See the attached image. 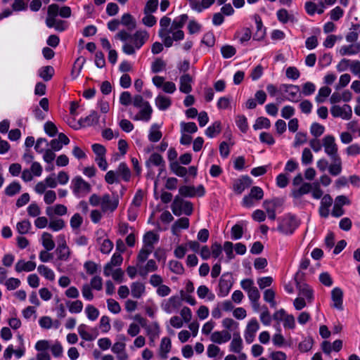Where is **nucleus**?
Segmentation results:
<instances>
[{"mask_svg": "<svg viewBox=\"0 0 360 360\" xmlns=\"http://www.w3.org/2000/svg\"><path fill=\"white\" fill-rule=\"evenodd\" d=\"M149 35L146 31L138 30L130 39V42H126L122 46V51L127 55H133L148 39Z\"/></svg>", "mask_w": 360, "mask_h": 360, "instance_id": "obj_1", "label": "nucleus"}, {"mask_svg": "<svg viewBox=\"0 0 360 360\" xmlns=\"http://www.w3.org/2000/svg\"><path fill=\"white\" fill-rule=\"evenodd\" d=\"M133 105L141 108L139 113L134 118L135 120L148 122L150 119L153 110L148 101H145L141 96L136 95L134 97Z\"/></svg>", "mask_w": 360, "mask_h": 360, "instance_id": "obj_2", "label": "nucleus"}, {"mask_svg": "<svg viewBox=\"0 0 360 360\" xmlns=\"http://www.w3.org/2000/svg\"><path fill=\"white\" fill-rule=\"evenodd\" d=\"M298 226L299 222L296 217L291 214H287L278 219L277 230L282 234L291 235Z\"/></svg>", "mask_w": 360, "mask_h": 360, "instance_id": "obj_3", "label": "nucleus"}, {"mask_svg": "<svg viewBox=\"0 0 360 360\" xmlns=\"http://www.w3.org/2000/svg\"><path fill=\"white\" fill-rule=\"evenodd\" d=\"M172 212L176 216H180L183 214L190 216L193 213V207L191 202L186 201L179 196H176L172 205Z\"/></svg>", "mask_w": 360, "mask_h": 360, "instance_id": "obj_4", "label": "nucleus"}, {"mask_svg": "<svg viewBox=\"0 0 360 360\" xmlns=\"http://www.w3.org/2000/svg\"><path fill=\"white\" fill-rule=\"evenodd\" d=\"M72 190L77 198H82L90 193L91 186L81 176H77L72 180Z\"/></svg>", "mask_w": 360, "mask_h": 360, "instance_id": "obj_5", "label": "nucleus"}, {"mask_svg": "<svg viewBox=\"0 0 360 360\" xmlns=\"http://www.w3.org/2000/svg\"><path fill=\"white\" fill-rule=\"evenodd\" d=\"M172 25L171 19L167 16H163L160 20V30L158 35L162 39L166 47H171V40L168 35V30Z\"/></svg>", "mask_w": 360, "mask_h": 360, "instance_id": "obj_6", "label": "nucleus"}, {"mask_svg": "<svg viewBox=\"0 0 360 360\" xmlns=\"http://www.w3.org/2000/svg\"><path fill=\"white\" fill-rule=\"evenodd\" d=\"M322 142L325 153L330 156V158L338 157V146L335 143V140L333 136L327 135L324 136Z\"/></svg>", "mask_w": 360, "mask_h": 360, "instance_id": "obj_7", "label": "nucleus"}, {"mask_svg": "<svg viewBox=\"0 0 360 360\" xmlns=\"http://www.w3.org/2000/svg\"><path fill=\"white\" fill-rule=\"evenodd\" d=\"M330 113L334 117H340L343 120H349L352 115V108L347 104L340 106L333 105L330 108Z\"/></svg>", "mask_w": 360, "mask_h": 360, "instance_id": "obj_8", "label": "nucleus"}, {"mask_svg": "<svg viewBox=\"0 0 360 360\" xmlns=\"http://www.w3.org/2000/svg\"><path fill=\"white\" fill-rule=\"evenodd\" d=\"M118 204L117 197L111 198L108 194H105L101 197V207L103 212H112L116 210Z\"/></svg>", "mask_w": 360, "mask_h": 360, "instance_id": "obj_9", "label": "nucleus"}, {"mask_svg": "<svg viewBox=\"0 0 360 360\" xmlns=\"http://www.w3.org/2000/svg\"><path fill=\"white\" fill-rule=\"evenodd\" d=\"M259 328V325L256 319H254L249 321L244 333V338L248 344H250L254 341L256 333Z\"/></svg>", "mask_w": 360, "mask_h": 360, "instance_id": "obj_10", "label": "nucleus"}, {"mask_svg": "<svg viewBox=\"0 0 360 360\" xmlns=\"http://www.w3.org/2000/svg\"><path fill=\"white\" fill-rule=\"evenodd\" d=\"M332 307L339 310H343V292L341 288L336 287L331 291Z\"/></svg>", "mask_w": 360, "mask_h": 360, "instance_id": "obj_11", "label": "nucleus"}, {"mask_svg": "<svg viewBox=\"0 0 360 360\" xmlns=\"http://www.w3.org/2000/svg\"><path fill=\"white\" fill-rule=\"evenodd\" d=\"M313 186L310 183L304 182L299 187L293 188L291 190L290 195L295 200H300L304 195L310 193Z\"/></svg>", "mask_w": 360, "mask_h": 360, "instance_id": "obj_12", "label": "nucleus"}, {"mask_svg": "<svg viewBox=\"0 0 360 360\" xmlns=\"http://www.w3.org/2000/svg\"><path fill=\"white\" fill-rule=\"evenodd\" d=\"M231 338V335L227 330L214 331L210 335V340L216 344L221 345L227 342Z\"/></svg>", "mask_w": 360, "mask_h": 360, "instance_id": "obj_13", "label": "nucleus"}, {"mask_svg": "<svg viewBox=\"0 0 360 360\" xmlns=\"http://www.w3.org/2000/svg\"><path fill=\"white\" fill-rule=\"evenodd\" d=\"M232 282L230 279V277L229 276L228 274H223L221 276V277L219 279V296L220 297H225L226 296L231 287H232Z\"/></svg>", "mask_w": 360, "mask_h": 360, "instance_id": "obj_14", "label": "nucleus"}, {"mask_svg": "<svg viewBox=\"0 0 360 360\" xmlns=\"http://www.w3.org/2000/svg\"><path fill=\"white\" fill-rule=\"evenodd\" d=\"M189 2L190 7L193 11L201 13L205 9L209 8L215 1V0H187Z\"/></svg>", "mask_w": 360, "mask_h": 360, "instance_id": "obj_15", "label": "nucleus"}, {"mask_svg": "<svg viewBox=\"0 0 360 360\" xmlns=\"http://www.w3.org/2000/svg\"><path fill=\"white\" fill-rule=\"evenodd\" d=\"M70 143L69 138L63 133H60L57 139H52L49 146L50 149L53 151H59L62 149L63 145H68Z\"/></svg>", "mask_w": 360, "mask_h": 360, "instance_id": "obj_16", "label": "nucleus"}, {"mask_svg": "<svg viewBox=\"0 0 360 360\" xmlns=\"http://www.w3.org/2000/svg\"><path fill=\"white\" fill-rule=\"evenodd\" d=\"M59 238L60 239V241L59 242V244L56 249L58 259L62 261H67L70 257V251L69 248L66 245L65 237L63 236H60Z\"/></svg>", "mask_w": 360, "mask_h": 360, "instance_id": "obj_17", "label": "nucleus"}, {"mask_svg": "<svg viewBox=\"0 0 360 360\" xmlns=\"http://www.w3.org/2000/svg\"><path fill=\"white\" fill-rule=\"evenodd\" d=\"M181 304L177 296H172L162 304V309L167 314H172L176 310Z\"/></svg>", "mask_w": 360, "mask_h": 360, "instance_id": "obj_18", "label": "nucleus"}, {"mask_svg": "<svg viewBox=\"0 0 360 360\" xmlns=\"http://www.w3.org/2000/svg\"><path fill=\"white\" fill-rule=\"evenodd\" d=\"M137 266L139 274L143 278L146 277L149 273L154 272L158 269V264L154 259L148 260L144 266L143 264H137Z\"/></svg>", "mask_w": 360, "mask_h": 360, "instance_id": "obj_19", "label": "nucleus"}, {"mask_svg": "<svg viewBox=\"0 0 360 360\" xmlns=\"http://www.w3.org/2000/svg\"><path fill=\"white\" fill-rule=\"evenodd\" d=\"M295 283L299 292V297L306 298L309 302H311L313 298V292L310 287L304 282L298 281L296 278Z\"/></svg>", "mask_w": 360, "mask_h": 360, "instance_id": "obj_20", "label": "nucleus"}, {"mask_svg": "<svg viewBox=\"0 0 360 360\" xmlns=\"http://www.w3.org/2000/svg\"><path fill=\"white\" fill-rule=\"evenodd\" d=\"M126 344L123 342H116L111 347L112 352L116 354L118 360H127L129 358L126 352Z\"/></svg>", "mask_w": 360, "mask_h": 360, "instance_id": "obj_21", "label": "nucleus"}, {"mask_svg": "<svg viewBox=\"0 0 360 360\" xmlns=\"http://www.w3.org/2000/svg\"><path fill=\"white\" fill-rule=\"evenodd\" d=\"M352 98L350 91H334L330 97V103L335 105L340 102H347Z\"/></svg>", "mask_w": 360, "mask_h": 360, "instance_id": "obj_22", "label": "nucleus"}, {"mask_svg": "<svg viewBox=\"0 0 360 360\" xmlns=\"http://www.w3.org/2000/svg\"><path fill=\"white\" fill-rule=\"evenodd\" d=\"M276 16L278 20L283 24H285L288 22H291L292 23L297 22V19L295 15L292 13H290L285 8H281L277 11Z\"/></svg>", "mask_w": 360, "mask_h": 360, "instance_id": "obj_23", "label": "nucleus"}, {"mask_svg": "<svg viewBox=\"0 0 360 360\" xmlns=\"http://www.w3.org/2000/svg\"><path fill=\"white\" fill-rule=\"evenodd\" d=\"M251 184L252 179L248 176H244L235 181L233 190L237 193L240 194L246 188L250 186Z\"/></svg>", "mask_w": 360, "mask_h": 360, "instance_id": "obj_24", "label": "nucleus"}, {"mask_svg": "<svg viewBox=\"0 0 360 360\" xmlns=\"http://www.w3.org/2000/svg\"><path fill=\"white\" fill-rule=\"evenodd\" d=\"M360 52V44H352L342 46L338 50L341 56L356 55Z\"/></svg>", "mask_w": 360, "mask_h": 360, "instance_id": "obj_25", "label": "nucleus"}, {"mask_svg": "<svg viewBox=\"0 0 360 360\" xmlns=\"http://www.w3.org/2000/svg\"><path fill=\"white\" fill-rule=\"evenodd\" d=\"M153 82L157 88L162 86L165 91L176 90V85L172 82H165L164 78L160 76H155L153 78Z\"/></svg>", "mask_w": 360, "mask_h": 360, "instance_id": "obj_26", "label": "nucleus"}, {"mask_svg": "<svg viewBox=\"0 0 360 360\" xmlns=\"http://www.w3.org/2000/svg\"><path fill=\"white\" fill-rule=\"evenodd\" d=\"M172 348L171 340L169 338L165 337L161 340L159 356L161 359H165L167 358V354L170 352Z\"/></svg>", "mask_w": 360, "mask_h": 360, "instance_id": "obj_27", "label": "nucleus"}, {"mask_svg": "<svg viewBox=\"0 0 360 360\" xmlns=\"http://www.w3.org/2000/svg\"><path fill=\"white\" fill-rule=\"evenodd\" d=\"M36 268V263L32 261L25 262L22 259L19 260L15 266V269L17 272L22 271H32Z\"/></svg>", "mask_w": 360, "mask_h": 360, "instance_id": "obj_28", "label": "nucleus"}, {"mask_svg": "<svg viewBox=\"0 0 360 360\" xmlns=\"http://www.w3.org/2000/svg\"><path fill=\"white\" fill-rule=\"evenodd\" d=\"M249 300L251 302L252 306L255 311L259 309V300L260 298V293L256 287H254L251 290L247 292Z\"/></svg>", "mask_w": 360, "mask_h": 360, "instance_id": "obj_29", "label": "nucleus"}, {"mask_svg": "<svg viewBox=\"0 0 360 360\" xmlns=\"http://www.w3.org/2000/svg\"><path fill=\"white\" fill-rule=\"evenodd\" d=\"M189 226V219L187 217H181L177 219L172 226V233L177 235L181 229H186Z\"/></svg>", "mask_w": 360, "mask_h": 360, "instance_id": "obj_30", "label": "nucleus"}, {"mask_svg": "<svg viewBox=\"0 0 360 360\" xmlns=\"http://www.w3.org/2000/svg\"><path fill=\"white\" fill-rule=\"evenodd\" d=\"M116 172L117 176L124 181H129L131 178V171L125 162L120 163Z\"/></svg>", "mask_w": 360, "mask_h": 360, "instance_id": "obj_31", "label": "nucleus"}, {"mask_svg": "<svg viewBox=\"0 0 360 360\" xmlns=\"http://www.w3.org/2000/svg\"><path fill=\"white\" fill-rule=\"evenodd\" d=\"M159 240L158 234L153 231H148L143 236L144 247L153 250V245L157 243Z\"/></svg>", "mask_w": 360, "mask_h": 360, "instance_id": "obj_32", "label": "nucleus"}, {"mask_svg": "<svg viewBox=\"0 0 360 360\" xmlns=\"http://www.w3.org/2000/svg\"><path fill=\"white\" fill-rule=\"evenodd\" d=\"M230 351L235 353H240L243 349V341L239 333H234L230 343Z\"/></svg>", "mask_w": 360, "mask_h": 360, "instance_id": "obj_33", "label": "nucleus"}, {"mask_svg": "<svg viewBox=\"0 0 360 360\" xmlns=\"http://www.w3.org/2000/svg\"><path fill=\"white\" fill-rule=\"evenodd\" d=\"M168 35L171 40V46L173 45L174 41L182 40L184 37V32L182 30L176 29L172 25L168 30Z\"/></svg>", "mask_w": 360, "mask_h": 360, "instance_id": "obj_34", "label": "nucleus"}, {"mask_svg": "<svg viewBox=\"0 0 360 360\" xmlns=\"http://www.w3.org/2000/svg\"><path fill=\"white\" fill-rule=\"evenodd\" d=\"M255 23L257 31L253 36V39L257 41H260L264 38L266 34V30L262 25L261 18L259 16L255 17Z\"/></svg>", "mask_w": 360, "mask_h": 360, "instance_id": "obj_35", "label": "nucleus"}, {"mask_svg": "<svg viewBox=\"0 0 360 360\" xmlns=\"http://www.w3.org/2000/svg\"><path fill=\"white\" fill-rule=\"evenodd\" d=\"M193 78L188 74H184L180 77L179 90H191L193 84Z\"/></svg>", "mask_w": 360, "mask_h": 360, "instance_id": "obj_36", "label": "nucleus"}, {"mask_svg": "<svg viewBox=\"0 0 360 360\" xmlns=\"http://www.w3.org/2000/svg\"><path fill=\"white\" fill-rule=\"evenodd\" d=\"M41 243L46 251H51L55 248V243L53 240V236L48 232H44L42 233Z\"/></svg>", "mask_w": 360, "mask_h": 360, "instance_id": "obj_37", "label": "nucleus"}, {"mask_svg": "<svg viewBox=\"0 0 360 360\" xmlns=\"http://www.w3.org/2000/svg\"><path fill=\"white\" fill-rule=\"evenodd\" d=\"M282 202L281 200L278 198H274L270 200H264L263 202V207L266 210V213H269V212H276V210L278 207L281 206Z\"/></svg>", "mask_w": 360, "mask_h": 360, "instance_id": "obj_38", "label": "nucleus"}, {"mask_svg": "<svg viewBox=\"0 0 360 360\" xmlns=\"http://www.w3.org/2000/svg\"><path fill=\"white\" fill-rule=\"evenodd\" d=\"M97 243L100 245V250L103 254H109L113 248L112 242L108 238H99Z\"/></svg>", "mask_w": 360, "mask_h": 360, "instance_id": "obj_39", "label": "nucleus"}, {"mask_svg": "<svg viewBox=\"0 0 360 360\" xmlns=\"http://www.w3.org/2000/svg\"><path fill=\"white\" fill-rule=\"evenodd\" d=\"M155 105L160 110H165L171 105V100L169 97L159 95L155 98Z\"/></svg>", "mask_w": 360, "mask_h": 360, "instance_id": "obj_40", "label": "nucleus"}, {"mask_svg": "<svg viewBox=\"0 0 360 360\" xmlns=\"http://www.w3.org/2000/svg\"><path fill=\"white\" fill-rule=\"evenodd\" d=\"M131 295L135 298H140L145 292V285L141 282H134L131 285Z\"/></svg>", "mask_w": 360, "mask_h": 360, "instance_id": "obj_41", "label": "nucleus"}, {"mask_svg": "<svg viewBox=\"0 0 360 360\" xmlns=\"http://www.w3.org/2000/svg\"><path fill=\"white\" fill-rule=\"evenodd\" d=\"M197 294H198V296L200 299H204L206 297H207V299L210 301L214 300V297H215L214 293H212L209 290V288L206 285H202L198 287V288L197 289Z\"/></svg>", "mask_w": 360, "mask_h": 360, "instance_id": "obj_42", "label": "nucleus"}, {"mask_svg": "<svg viewBox=\"0 0 360 360\" xmlns=\"http://www.w3.org/2000/svg\"><path fill=\"white\" fill-rule=\"evenodd\" d=\"M331 159L333 160V163L329 166V172L333 176H337L342 171L341 160L339 156Z\"/></svg>", "mask_w": 360, "mask_h": 360, "instance_id": "obj_43", "label": "nucleus"}, {"mask_svg": "<svg viewBox=\"0 0 360 360\" xmlns=\"http://www.w3.org/2000/svg\"><path fill=\"white\" fill-rule=\"evenodd\" d=\"M120 22V24L127 27L130 30L136 27V21L130 13L123 14Z\"/></svg>", "mask_w": 360, "mask_h": 360, "instance_id": "obj_44", "label": "nucleus"}, {"mask_svg": "<svg viewBox=\"0 0 360 360\" xmlns=\"http://www.w3.org/2000/svg\"><path fill=\"white\" fill-rule=\"evenodd\" d=\"M170 169L172 172L176 175L184 177L188 173V170L186 167H182L177 162H174L170 164Z\"/></svg>", "mask_w": 360, "mask_h": 360, "instance_id": "obj_45", "label": "nucleus"}, {"mask_svg": "<svg viewBox=\"0 0 360 360\" xmlns=\"http://www.w3.org/2000/svg\"><path fill=\"white\" fill-rule=\"evenodd\" d=\"M37 271L41 276L49 281H53L55 279L53 271L45 265H39L37 268Z\"/></svg>", "mask_w": 360, "mask_h": 360, "instance_id": "obj_46", "label": "nucleus"}, {"mask_svg": "<svg viewBox=\"0 0 360 360\" xmlns=\"http://www.w3.org/2000/svg\"><path fill=\"white\" fill-rule=\"evenodd\" d=\"M99 116L96 112H92L89 116L81 120L84 127H90L98 122Z\"/></svg>", "mask_w": 360, "mask_h": 360, "instance_id": "obj_47", "label": "nucleus"}, {"mask_svg": "<svg viewBox=\"0 0 360 360\" xmlns=\"http://www.w3.org/2000/svg\"><path fill=\"white\" fill-rule=\"evenodd\" d=\"M67 306L68 307L69 311L72 314H79L82 311L83 309V303L79 300L73 302H68Z\"/></svg>", "mask_w": 360, "mask_h": 360, "instance_id": "obj_48", "label": "nucleus"}, {"mask_svg": "<svg viewBox=\"0 0 360 360\" xmlns=\"http://www.w3.org/2000/svg\"><path fill=\"white\" fill-rule=\"evenodd\" d=\"M153 252V249L143 247L137 255V264H143Z\"/></svg>", "mask_w": 360, "mask_h": 360, "instance_id": "obj_49", "label": "nucleus"}, {"mask_svg": "<svg viewBox=\"0 0 360 360\" xmlns=\"http://www.w3.org/2000/svg\"><path fill=\"white\" fill-rule=\"evenodd\" d=\"M54 73V70L51 66L42 67L39 70V76L45 81H48L51 79Z\"/></svg>", "mask_w": 360, "mask_h": 360, "instance_id": "obj_50", "label": "nucleus"}, {"mask_svg": "<svg viewBox=\"0 0 360 360\" xmlns=\"http://www.w3.org/2000/svg\"><path fill=\"white\" fill-rule=\"evenodd\" d=\"M31 223L29 220L24 219L16 224V229L20 234H26L31 229Z\"/></svg>", "mask_w": 360, "mask_h": 360, "instance_id": "obj_51", "label": "nucleus"}, {"mask_svg": "<svg viewBox=\"0 0 360 360\" xmlns=\"http://www.w3.org/2000/svg\"><path fill=\"white\" fill-rule=\"evenodd\" d=\"M221 131V125L219 122H215L205 130V134L210 138H213Z\"/></svg>", "mask_w": 360, "mask_h": 360, "instance_id": "obj_52", "label": "nucleus"}, {"mask_svg": "<svg viewBox=\"0 0 360 360\" xmlns=\"http://www.w3.org/2000/svg\"><path fill=\"white\" fill-rule=\"evenodd\" d=\"M162 138V132L158 129L157 125L151 127L148 134V139L152 142H158Z\"/></svg>", "mask_w": 360, "mask_h": 360, "instance_id": "obj_53", "label": "nucleus"}, {"mask_svg": "<svg viewBox=\"0 0 360 360\" xmlns=\"http://www.w3.org/2000/svg\"><path fill=\"white\" fill-rule=\"evenodd\" d=\"M169 269L171 271L176 274H183L184 272V268L182 264L178 261L172 260L168 264Z\"/></svg>", "mask_w": 360, "mask_h": 360, "instance_id": "obj_54", "label": "nucleus"}, {"mask_svg": "<svg viewBox=\"0 0 360 360\" xmlns=\"http://www.w3.org/2000/svg\"><path fill=\"white\" fill-rule=\"evenodd\" d=\"M271 126L270 120L264 117H260L257 119L255 124L253 125V128L255 130L261 129H268Z\"/></svg>", "mask_w": 360, "mask_h": 360, "instance_id": "obj_55", "label": "nucleus"}, {"mask_svg": "<svg viewBox=\"0 0 360 360\" xmlns=\"http://www.w3.org/2000/svg\"><path fill=\"white\" fill-rule=\"evenodd\" d=\"M20 189V184L18 182L13 181L6 188L5 193L8 196H13L19 193Z\"/></svg>", "mask_w": 360, "mask_h": 360, "instance_id": "obj_56", "label": "nucleus"}, {"mask_svg": "<svg viewBox=\"0 0 360 360\" xmlns=\"http://www.w3.org/2000/svg\"><path fill=\"white\" fill-rule=\"evenodd\" d=\"M85 312L90 321H95L99 316V311L94 306L89 304L86 307Z\"/></svg>", "mask_w": 360, "mask_h": 360, "instance_id": "obj_57", "label": "nucleus"}, {"mask_svg": "<svg viewBox=\"0 0 360 360\" xmlns=\"http://www.w3.org/2000/svg\"><path fill=\"white\" fill-rule=\"evenodd\" d=\"M179 193L184 197H194L196 195V191L194 186H182L179 189Z\"/></svg>", "mask_w": 360, "mask_h": 360, "instance_id": "obj_58", "label": "nucleus"}, {"mask_svg": "<svg viewBox=\"0 0 360 360\" xmlns=\"http://www.w3.org/2000/svg\"><path fill=\"white\" fill-rule=\"evenodd\" d=\"M188 19V16L187 14L180 15L179 16L174 19V20L172 22V26L176 29L181 30V28L184 27Z\"/></svg>", "mask_w": 360, "mask_h": 360, "instance_id": "obj_59", "label": "nucleus"}, {"mask_svg": "<svg viewBox=\"0 0 360 360\" xmlns=\"http://www.w3.org/2000/svg\"><path fill=\"white\" fill-rule=\"evenodd\" d=\"M324 131L325 127L316 122L313 123L310 127L311 134L316 138L321 136L324 133Z\"/></svg>", "mask_w": 360, "mask_h": 360, "instance_id": "obj_60", "label": "nucleus"}, {"mask_svg": "<svg viewBox=\"0 0 360 360\" xmlns=\"http://www.w3.org/2000/svg\"><path fill=\"white\" fill-rule=\"evenodd\" d=\"M236 123L242 132L245 133L247 131L248 124L247 118L244 115H238L236 117Z\"/></svg>", "mask_w": 360, "mask_h": 360, "instance_id": "obj_61", "label": "nucleus"}, {"mask_svg": "<svg viewBox=\"0 0 360 360\" xmlns=\"http://www.w3.org/2000/svg\"><path fill=\"white\" fill-rule=\"evenodd\" d=\"M221 53L224 58H229L236 53V49L231 45H225L221 48Z\"/></svg>", "mask_w": 360, "mask_h": 360, "instance_id": "obj_62", "label": "nucleus"}, {"mask_svg": "<svg viewBox=\"0 0 360 360\" xmlns=\"http://www.w3.org/2000/svg\"><path fill=\"white\" fill-rule=\"evenodd\" d=\"M44 146H49V142L45 138H39L35 143L34 149L38 153H43L45 151Z\"/></svg>", "mask_w": 360, "mask_h": 360, "instance_id": "obj_63", "label": "nucleus"}, {"mask_svg": "<svg viewBox=\"0 0 360 360\" xmlns=\"http://www.w3.org/2000/svg\"><path fill=\"white\" fill-rule=\"evenodd\" d=\"M252 35L251 30L248 28H243L240 32L238 33V40L240 43H244L250 39Z\"/></svg>", "mask_w": 360, "mask_h": 360, "instance_id": "obj_64", "label": "nucleus"}]
</instances>
